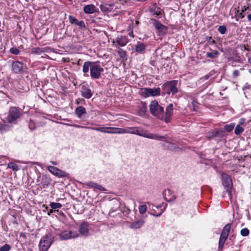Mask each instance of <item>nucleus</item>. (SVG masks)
<instances>
[{"mask_svg": "<svg viewBox=\"0 0 251 251\" xmlns=\"http://www.w3.org/2000/svg\"><path fill=\"white\" fill-rule=\"evenodd\" d=\"M149 107L150 112L152 115L161 120H163L164 115V108L160 105L156 100L151 101Z\"/></svg>", "mask_w": 251, "mask_h": 251, "instance_id": "1", "label": "nucleus"}, {"mask_svg": "<svg viewBox=\"0 0 251 251\" xmlns=\"http://www.w3.org/2000/svg\"><path fill=\"white\" fill-rule=\"evenodd\" d=\"M173 192L170 189H167L163 192L164 199L165 201L168 202L172 201L175 200L176 197L173 195Z\"/></svg>", "mask_w": 251, "mask_h": 251, "instance_id": "15", "label": "nucleus"}, {"mask_svg": "<svg viewBox=\"0 0 251 251\" xmlns=\"http://www.w3.org/2000/svg\"><path fill=\"white\" fill-rule=\"evenodd\" d=\"M10 51L11 53H12L13 54H15V55H17V54H19V53H20L19 50L18 49L15 48H11L10 50Z\"/></svg>", "mask_w": 251, "mask_h": 251, "instance_id": "45", "label": "nucleus"}, {"mask_svg": "<svg viewBox=\"0 0 251 251\" xmlns=\"http://www.w3.org/2000/svg\"><path fill=\"white\" fill-rule=\"evenodd\" d=\"M144 222L143 220H139L133 223L131 225V227L133 228H139L144 224Z\"/></svg>", "mask_w": 251, "mask_h": 251, "instance_id": "31", "label": "nucleus"}, {"mask_svg": "<svg viewBox=\"0 0 251 251\" xmlns=\"http://www.w3.org/2000/svg\"><path fill=\"white\" fill-rule=\"evenodd\" d=\"M129 35H130V36H132L133 37V33H130V34H129Z\"/></svg>", "mask_w": 251, "mask_h": 251, "instance_id": "58", "label": "nucleus"}, {"mask_svg": "<svg viewBox=\"0 0 251 251\" xmlns=\"http://www.w3.org/2000/svg\"><path fill=\"white\" fill-rule=\"evenodd\" d=\"M218 31L222 34H224L226 31V28L225 25H220L218 29Z\"/></svg>", "mask_w": 251, "mask_h": 251, "instance_id": "39", "label": "nucleus"}, {"mask_svg": "<svg viewBox=\"0 0 251 251\" xmlns=\"http://www.w3.org/2000/svg\"><path fill=\"white\" fill-rule=\"evenodd\" d=\"M162 206V204H160V205H158L157 206H154V205H152V209L153 210H154V209H153L154 207H155V208H161Z\"/></svg>", "mask_w": 251, "mask_h": 251, "instance_id": "51", "label": "nucleus"}, {"mask_svg": "<svg viewBox=\"0 0 251 251\" xmlns=\"http://www.w3.org/2000/svg\"><path fill=\"white\" fill-rule=\"evenodd\" d=\"M80 59H79V60L78 61V62H77V64H78V65H79V62H80Z\"/></svg>", "mask_w": 251, "mask_h": 251, "instance_id": "60", "label": "nucleus"}, {"mask_svg": "<svg viewBox=\"0 0 251 251\" xmlns=\"http://www.w3.org/2000/svg\"><path fill=\"white\" fill-rule=\"evenodd\" d=\"M153 21L155 28L158 30L160 34H165L167 30L166 26L156 20H153Z\"/></svg>", "mask_w": 251, "mask_h": 251, "instance_id": "19", "label": "nucleus"}, {"mask_svg": "<svg viewBox=\"0 0 251 251\" xmlns=\"http://www.w3.org/2000/svg\"><path fill=\"white\" fill-rule=\"evenodd\" d=\"M53 210L52 209H50L49 212H48V214L49 215H50V214L51 213H52L53 212Z\"/></svg>", "mask_w": 251, "mask_h": 251, "instance_id": "55", "label": "nucleus"}, {"mask_svg": "<svg viewBox=\"0 0 251 251\" xmlns=\"http://www.w3.org/2000/svg\"><path fill=\"white\" fill-rule=\"evenodd\" d=\"M113 5V4L102 3L100 5V7L102 12H107L111 11Z\"/></svg>", "mask_w": 251, "mask_h": 251, "instance_id": "21", "label": "nucleus"}, {"mask_svg": "<svg viewBox=\"0 0 251 251\" xmlns=\"http://www.w3.org/2000/svg\"><path fill=\"white\" fill-rule=\"evenodd\" d=\"M173 114V104H169L166 108V111L164 112V120L166 123H168L171 121V117Z\"/></svg>", "mask_w": 251, "mask_h": 251, "instance_id": "10", "label": "nucleus"}, {"mask_svg": "<svg viewBox=\"0 0 251 251\" xmlns=\"http://www.w3.org/2000/svg\"><path fill=\"white\" fill-rule=\"evenodd\" d=\"M219 54V53L217 50H214L210 52H207L206 56L211 58H215L217 57Z\"/></svg>", "mask_w": 251, "mask_h": 251, "instance_id": "33", "label": "nucleus"}, {"mask_svg": "<svg viewBox=\"0 0 251 251\" xmlns=\"http://www.w3.org/2000/svg\"><path fill=\"white\" fill-rule=\"evenodd\" d=\"M50 206L52 209H56L60 208L62 207V204L58 202H51Z\"/></svg>", "mask_w": 251, "mask_h": 251, "instance_id": "37", "label": "nucleus"}, {"mask_svg": "<svg viewBox=\"0 0 251 251\" xmlns=\"http://www.w3.org/2000/svg\"><path fill=\"white\" fill-rule=\"evenodd\" d=\"M249 233V230L247 228H243L241 230V234L243 236L248 235Z\"/></svg>", "mask_w": 251, "mask_h": 251, "instance_id": "43", "label": "nucleus"}, {"mask_svg": "<svg viewBox=\"0 0 251 251\" xmlns=\"http://www.w3.org/2000/svg\"><path fill=\"white\" fill-rule=\"evenodd\" d=\"M227 237L221 235L219 241V249H222Z\"/></svg>", "mask_w": 251, "mask_h": 251, "instance_id": "30", "label": "nucleus"}, {"mask_svg": "<svg viewBox=\"0 0 251 251\" xmlns=\"http://www.w3.org/2000/svg\"><path fill=\"white\" fill-rule=\"evenodd\" d=\"M223 184L226 188V192L230 199H231V189L232 186V180L229 175L226 173L222 174Z\"/></svg>", "mask_w": 251, "mask_h": 251, "instance_id": "6", "label": "nucleus"}, {"mask_svg": "<svg viewBox=\"0 0 251 251\" xmlns=\"http://www.w3.org/2000/svg\"><path fill=\"white\" fill-rule=\"evenodd\" d=\"M167 206V204L166 203L165 204V206H164V207L163 209H161L160 210V212L159 213H156V212H155V211H154L153 213H151V214L155 217H159L160 216L161 214L164 212V211L165 210V209H166V207Z\"/></svg>", "mask_w": 251, "mask_h": 251, "instance_id": "40", "label": "nucleus"}, {"mask_svg": "<svg viewBox=\"0 0 251 251\" xmlns=\"http://www.w3.org/2000/svg\"><path fill=\"white\" fill-rule=\"evenodd\" d=\"M11 249V247L8 244H5L0 248V251H9Z\"/></svg>", "mask_w": 251, "mask_h": 251, "instance_id": "41", "label": "nucleus"}, {"mask_svg": "<svg viewBox=\"0 0 251 251\" xmlns=\"http://www.w3.org/2000/svg\"><path fill=\"white\" fill-rule=\"evenodd\" d=\"M84 12L88 14H93L96 12V7L94 4H88L83 7Z\"/></svg>", "mask_w": 251, "mask_h": 251, "instance_id": "20", "label": "nucleus"}, {"mask_svg": "<svg viewBox=\"0 0 251 251\" xmlns=\"http://www.w3.org/2000/svg\"><path fill=\"white\" fill-rule=\"evenodd\" d=\"M147 206L146 205H142L139 206V211L141 214L145 213L147 211Z\"/></svg>", "mask_w": 251, "mask_h": 251, "instance_id": "42", "label": "nucleus"}, {"mask_svg": "<svg viewBox=\"0 0 251 251\" xmlns=\"http://www.w3.org/2000/svg\"><path fill=\"white\" fill-rule=\"evenodd\" d=\"M245 49L248 51H249L250 50L249 49H248L247 48H246V47L245 48Z\"/></svg>", "mask_w": 251, "mask_h": 251, "instance_id": "62", "label": "nucleus"}, {"mask_svg": "<svg viewBox=\"0 0 251 251\" xmlns=\"http://www.w3.org/2000/svg\"><path fill=\"white\" fill-rule=\"evenodd\" d=\"M149 11L153 15H156L157 16H161L163 13V10L159 7L157 6L156 3L152 4L149 8Z\"/></svg>", "mask_w": 251, "mask_h": 251, "instance_id": "12", "label": "nucleus"}, {"mask_svg": "<svg viewBox=\"0 0 251 251\" xmlns=\"http://www.w3.org/2000/svg\"><path fill=\"white\" fill-rule=\"evenodd\" d=\"M69 19L70 23L72 24L76 25V23L78 22V20L76 18H75V17H73L71 15H70L69 16Z\"/></svg>", "mask_w": 251, "mask_h": 251, "instance_id": "44", "label": "nucleus"}, {"mask_svg": "<svg viewBox=\"0 0 251 251\" xmlns=\"http://www.w3.org/2000/svg\"><path fill=\"white\" fill-rule=\"evenodd\" d=\"M110 127H86V128H90L93 130H95L96 131H100L101 132L103 133H110L111 132L110 131H106V129H109Z\"/></svg>", "mask_w": 251, "mask_h": 251, "instance_id": "28", "label": "nucleus"}, {"mask_svg": "<svg viewBox=\"0 0 251 251\" xmlns=\"http://www.w3.org/2000/svg\"><path fill=\"white\" fill-rule=\"evenodd\" d=\"M76 25H77L81 27H85V24H84V22H83L82 21H78Z\"/></svg>", "mask_w": 251, "mask_h": 251, "instance_id": "47", "label": "nucleus"}, {"mask_svg": "<svg viewBox=\"0 0 251 251\" xmlns=\"http://www.w3.org/2000/svg\"><path fill=\"white\" fill-rule=\"evenodd\" d=\"M176 84V81H172L165 83L162 86L163 93L170 94L172 93L173 95H174L177 92Z\"/></svg>", "mask_w": 251, "mask_h": 251, "instance_id": "4", "label": "nucleus"}, {"mask_svg": "<svg viewBox=\"0 0 251 251\" xmlns=\"http://www.w3.org/2000/svg\"><path fill=\"white\" fill-rule=\"evenodd\" d=\"M9 129V126L7 125L0 123V133L8 130Z\"/></svg>", "mask_w": 251, "mask_h": 251, "instance_id": "36", "label": "nucleus"}, {"mask_svg": "<svg viewBox=\"0 0 251 251\" xmlns=\"http://www.w3.org/2000/svg\"><path fill=\"white\" fill-rule=\"evenodd\" d=\"M95 187L99 190H103V188L102 186L95 184Z\"/></svg>", "mask_w": 251, "mask_h": 251, "instance_id": "49", "label": "nucleus"}, {"mask_svg": "<svg viewBox=\"0 0 251 251\" xmlns=\"http://www.w3.org/2000/svg\"><path fill=\"white\" fill-rule=\"evenodd\" d=\"M23 114L16 107H11L9 110L6 120L10 124H16Z\"/></svg>", "mask_w": 251, "mask_h": 251, "instance_id": "2", "label": "nucleus"}, {"mask_svg": "<svg viewBox=\"0 0 251 251\" xmlns=\"http://www.w3.org/2000/svg\"><path fill=\"white\" fill-rule=\"evenodd\" d=\"M81 96L86 99H89L92 96L91 90L86 85H82L81 86Z\"/></svg>", "mask_w": 251, "mask_h": 251, "instance_id": "17", "label": "nucleus"}, {"mask_svg": "<svg viewBox=\"0 0 251 251\" xmlns=\"http://www.w3.org/2000/svg\"><path fill=\"white\" fill-rule=\"evenodd\" d=\"M239 16L241 18H243L244 17V15L243 14V12L241 11V12L239 14Z\"/></svg>", "mask_w": 251, "mask_h": 251, "instance_id": "53", "label": "nucleus"}, {"mask_svg": "<svg viewBox=\"0 0 251 251\" xmlns=\"http://www.w3.org/2000/svg\"><path fill=\"white\" fill-rule=\"evenodd\" d=\"M143 137L157 140H163L168 138L167 134L163 136H160L157 134L149 133L146 131H144Z\"/></svg>", "mask_w": 251, "mask_h": 251, "instance_id": "11", "label": "nucleus"}, {"mask_svg": "<svg viewBox=\"0 0 251 251\" xmlns=\"http://www.w3.org/2000/svg\"><path fill=\"white\" fill-rule=\"evenodd\" d=\"M116 42L119 46L124 47L128 42L127 37L125 36L118 37L113 41V43Z\"/></svg>", "mask_w": 251, "mask_h": 251, "instance_id": "18", "label": "nucleus"}, {"mask_svg": "<svg viewBox=\"0 0 251 251\" xmlns=\"http://www.w3.org/2000/svg\"><path fill=\"white\" fill-rule=\"evenodd\" d=\"M248 19L249 21H251V14L248 15Z\"/></svg>", "mask_w": 251, "mask_h": 251, "instance_id": "54", "label": "nucleus"}, {"mask_svg": "<svg viewBox=\"0 0 251 251\" xmlns=\"http://www.w3.org/2000/svg\"><path fill=\"white\" fill-rule=\"evenodd\" d=\"M110 130V133H117V134H122L125 133V131L124 130V128H117V127H110L108 128Z\"/></svg>", "mask_w": 251, "mask_h": 251, "instance_id": "26", "label": "nucleus"}, {"mask_svg": "<svg viewBox=\"0 0 251 251\" xmlns=\"http://www.w3.org/2000/svg\"><path fill=\"white\" fill-rule=\"evenodd\" d=\"M79 233L76 230H65L59 234V237L61 240H66L72 238L77 237Z\"/></svg>", "mask_w": 251, "mask_h": 251, "instance_id": "7", "label": "nucleus"}, {"mask_svg": "<svg viewBox=\"0 0 251 251\" xmlns=\"http://www.w3.org/2000/svg\"><path fill=\"white\" fill-rule=\"evenodd\" d=\"M141 111L143 113V114H144L146 111V108L144 106L141 109Z\"/></svg>", "mask_w": 251, "mask_h": 251, "instance_id": "50", "label": "nucleus"}, {"mask_svg": "<svg viewBox=\"0 0 251 251\" xmlns=\"http://www.w3.org/2000/svg\"><path fill=\"white\" fill-rule=\"evenodd\" d=\"M117 52L120 56L124 60H126L127 58L126 52V51L121 48H118Z\"/></svg>", "mask_w": 251, "mask_h": 251, "instance_id": "32", "label": "nucleus"}, {"mask_svg": "<svg viewBox=\"0 0 251 251\" xmlns=\"http://www.w3.org/2000/svg\"><path fill=\"white\" fill-rule=\"evenodd\" d=\"M239 75V72L238 70H234L233 72V76L237 77Z\"/></svg>", "mask_w": 251, "mask_h": 251, "instance_id": "48", "label": "nucleus"}, {"mask_svg": "<svg viewBox=\"0 0 251 251\" xmlns=\"http://www.w3.org/2000/svg\"><path fill=\"white\" fill-rule=\"evenodd\" d=\"M7 167L13 171H17L20 169L19 166L17 164L12 162L9 163L7 165Z\"/></svg>", "mask_w": 251, "mask_h": 251, "instance_id": "35", "label": "nucleus"}, {"mask_svg": "<svg viewBox=\"0 0 251 251\" xmlns=\"http://www.w3.org/2000/svg\"><path fill=\"white\" fill-rule=\"evenodd\" d=\"M141 92L142 94L146 97H154L160 95V88H144L141 89Z\"/></svg>", "mask_w": 251, "mask_h": 251, "instance_id": "8", "label": "nucleus"}, {"mask_svg": "<svg viewBox=\"0 0 251 251\" xmlns=\"http://www.w3.org/2000/svg\"><path fill=\"white\" fill-rule=\"evenodd\" d=\"M215 131H212L211 132H209L207 134V137L209 138H216V135H215Z\"/></svg>", "mask_w": 251, "mask_h": 251, "instance_id": "46", "label": "nucleus"}, {"mask_svg": "<svg viewBox=\"0 0 251 251\" xmlns=\"http://www.w3.org/2000/svg\"><path fill=\"white\" fill-rule=\"evenodd\" d=\"M75 112L79 118H81L82 115L86 113V110L82 106H78L75 109Z\"/></svg>", "mask_w": 251, "mask_h": 251, "instance_id": "25", "label": "nucleus"}, {"mask_svg": "<svg viewBox=\"0 0 251 251\" xmlns=\"http://www.w3.org/2000/svg\"><path fill=\"white\" fill-rule=\"evenodd\" d=\"M235 126V125L233 123H231L229 125H226L225 126V129L227 132L231 131Z\"/></svg>", "mask_w": 251, "mask_h": 251, "instance_id": "38", "label": "nucleus"}, {"mask_svg": "<svg viewBox=\"0 0 251 251\" xmlns=\"http://www.w3.org/2000/svg\"><path fill=\"white\" fill-rule=\"evenodd\" d=\"M244 128L240 126L239 125H237L235 127L234 130V133L236 135H240L244 131Z\"/></svg>", "mask_w": 251, "mask_h": 251, "instance_id": "34", "label": "nucleus"}, {"mask_svg": "<svg viewBox=\"0 0 251 251\" xmlns=\"http://www.w3.org/2000/svg\"><path fill=\"white\" fill-rule=\"evenodd\" d=\"M93 62H94L86 61L84 63L82 71L84 74H87L89 70H90V68L93 65Z\"/></svg>", "mask_w": 251, "mask_h": 251, "instance_id": "22", "label": "nucleus"}, {"mask_svg": "<svg viewBox=\"0 0 251 251\" xmlns=\"http://www.w3.org/2000/svg\"><path fill=\"white\" fill-rule=\"evenodd\" d=\"M89 225L87 222L82 223L80 226L79 231L82 235L87 236L89 235Z\"/></svg>", "mask_w": 251, "mask_h": 251, "instance_id": "16", "label": "nucleus"}, {"mask_svg": "<svg viewBox=\"0 0 251 251\" xmlns=\"http://www.w3.org/2000/svg\"><path fill=\"white\" fill-rule=\"evenodd\" d=\"M163 146L165 148L172 151H174L177 148L176 144L170 143V142L167 141L166 140L165 141V143L163 144Z\"/></svg>", "mask_w": 251, "mask_h": 251, "instance_id": "24", "label": "nucleus"}, {"mask_svg": "<svg viewBox=\"0 0 251 251\" xmlns=\"http://www.w3.org/2000/svg\"><path fill=\"white\" fill-rule=\"evenodd\" d=\"M103 72V69L100 65L93 62L90 68V76L91 78L97 79L100 77L101 73Z\"/></svg>", "mask_w": 251, "mask_h": 251, "instance_id": "5", "label": "nucleus"}, {"mask_svg": "<svg viewBox=\"0 0 251 251\" xmlns=\"http://www.w3.org/2000/svg\"><path fill=\"white\" fill-rule=\"evenodd\" d=\"M248 7H246L245 6H244L243 7H242V12H244V11H245L247 9Z\"/></svg>", "mask_w": 251, "mask_h": 251, "instance_id": "52", "label": "nucleus"}, {"mask_svg": "<svg viewBox=\"0 0 251 251\" xmlns=\"http://www.w3.org/2000/svg\"><path fill=\"white\" fill-rule=\"evenodd\" d=\"M212 43H213V44H214V43H215V40H212Z\"/></svg>", "mask_w": 251, "mask_h": 251, "instance_id": "59", "label": "nucleus"}, {"mask_svg": "<svg viewBox=\"0 0 251 251\" xmlns=\"http://www.w3.org/2000/svg\"><path fill=\"white\" fill-rule=\"evenodd\" d=\"M248 61L249 63L251 65V58H249Z\"/></svg>", "mask_w": 251, "mask_h": 251, "instance_id": "56", "label": "nucleus"}, {"mask_svg": "<svg viewBox=\"0 0 251 251\" xmlns=\"http://www.w3.org/2000/svg\"><path fill=\"white\" fill-rule=\"evenodd\" d=\"M124 130L125 133L137 134L141 136H143L144 133V131L137 127H126L124 128Z\"/></svg>", "mask_w": 251, "mask_h": 251, "instance_id": "13", "label": "nucleus"}, {"mask_svg": "<svg viewBox=\"0 0 251 251\" xmlns=\"http://www.w3.org/2000/svg\"><path fill=\"white\" fill-rule=\"evenodd\" d=\"M231 225L230 224H226L224 227L221 235L228 237Z\"/></svg>", "mask_w": 251, "mask_h": 251, "instance_id": "23", "label": "nucleus"}, {"mask_svg": "<svg viewBox=\"0 0 251 251\" xmlns=\"http://www.w3.org/2000/svg\"><path fill=\"white\" fill-rule=\"evenodd\" d=\"M53 237L51 234H48L46 236L43 237L40 242L39 249L41 251H47L50 246Z\"/></svg>", "mask_w": 251, "mask_h": 251, "instance_id": "3", "label": "nucleus"}, {"mask_svg": "<svg viewBox=\"0 0 251 251\" xmlns=\"http://www.w3.org/2000/svg\"><path fill=\"white\" fill-rule=\"evenodd\" d=\"M215 135H216V138L220 139H222L226 137L225 132L222 129L215 131Z\"/></svg>", "mask_w": 251, "mask_h": 251, "instance_id": "29", "label": "nucleus"}, {"mask_svg": "<svg viewBox=\"0 0 251 251\" xmlns=\"http://www.w3.org/2000/svg\"><path fill=\"white\" fill-rule=\"evenodd\" d=\"M249 72L250 74H251V69H249Z\"/></svg>", "mask_w": 251, "mask_h": 251, "instance_id": "61", "label": "nucleus"}, {"mask_svg": "<svg viewBox=\"0 0 251 251\" xmlns=\"http://www.w3.org/2000/svg\"><path fill=\"white\" fill-rule=\"evenodd\" d=\"M146 49L145 45L143 43H138L135 46V51L139 53H142Z\"/></svg>", "mask_w": 251, "mask_h": 251, "instance_id": "27", "label": "nucleus"}, {"mask_svg": "<svg viewBox=\"0 0 251 251\" xmlns=\"http://www.w3.org/2000/svg\"><path fill=\"white\" fill-rule=\"evenodd\" d=\"M244 69V68H241L240 70H243Z\"/></svg>", "mask_w": 251, "mask_h": 251, "instance_id": "64", "label": "nucleus"}, {"mask_svg": "<svg viewBox=\"0 0 251 251\" xmlns=\"http://www.w3.org/2000/svg\"><path fill=\"white\" fill-rule=\"evenodd\" d=\"M23 64L20 61H17L13 62L12 65V69L16 74H21L23 72Z\"/></svg>", "mask_w": 251, "mask_h": 251, "instance_id": "14", "label": "nucleus"}, {"mask_svg": "<svg viewBox=\"0 0 251 251\" xmlns=\"http://www.w3.org/2000/svg\"><path fill=\"white\" fill-rule=\"evenodd\" d=\"M51 163H52L53 165H55L57 164L56 162H53V161H52V162H51Z\"/></svg>", "mask_w": 251, "mask_h": 251, "instance_id": "57", "label": "nucleus"}, {"mask_svg": "<svg viewBox=\"0 0 251 251\" xmlns=\"http://www.w3.org/2000/svg\"><path fill=\"white\" fill-rule=\"evenodd\" d=\"M209 40H211V37H209Z\"/></svg>", "mask_w": 251, "mask_h": 251, "instance_id": "63", "label": "nucleus"}, {"mask_svg": "<svg viewBox=\"0 0 251 251\" xmlns=\"http://www.w3.org/2000/svg\"><path fill=\"white\" fill-rule=\"evenodd\" d=\"M48 170L53 175L58 177H66L68 176V174L64 171L58 169L57 168L49 166L47 167Z\"/></svg>", "mask_w": 251, "mask_h": 251, "instance_id": "9", "label": "nucleus"}]
</instances>
